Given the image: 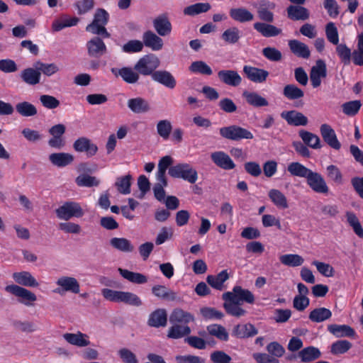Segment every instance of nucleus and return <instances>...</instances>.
Returning <instances> with one entry per match:
<instances>
[{"instance_id": "obj_40", "label": "nucleus", "mask_w": 363, "mask_h": 363, "mask_svg": "<svg viewBox=\"0 0 363 363\" xmlns=\"http://www.w3.org/2000/svg\"><path fill=\"white\" fill-rule=\"evenodd\" d=\"M15 108L17 113L23 117H32L38 113L36 107L28 101H21L16 104Z\"/></svg>"}, {"instance_id": "obj_51", "label": "nucleus", "mask_w": 363, "mask_h": 363, "mask_svg": "<svg viewBox=\"0 0 363 363\" xmlns=\"http://www.w3.org/2000/svg\"><path fill=\"white\" fill-rule=\"evenodd\" d=\"M191 333L190 328L187 325H174L168 332V337L179 339Z\"/></svg>"}, {"instance_id": "obj_47", "label": "nucleus", "mask_w": 363, "mask_h": 363, "mask_svg": "<svg viewBox=\"0 0 363 363\" xmlns=\"http://www.w3.org/2000/svg\"><path fill=\"white\" fill-rule=\"evenodd\" d=\"M208 333L213 336H215L218 339L227 341L228 340V333L226 329L218 324H212L207 327Z\"/></svg>"}, {"instance_id": "obj_10", "label": "nucleus", "mask_w": 363, "mask_h": 363, "mask_svg": "<svg viewBox=\"0 0 363 363\" xmlns=\"http://www.w3.org/2000/svg\"><path fill=\"white\" fill-rule=\"evenodd\" d=\"M276 8V4L269 0H261L257 4V12L260 20L272 23L274 19L273 10Z\"/></svg>"}, {"instance_id": "obj_38", "label": "nucleus", "mask_w": 363, "mask_h": 363, "mask_svg": "<svg viewBox=\"0 0 363 363\" xmlns=\"http://www.w3.org/2000/svg\"><path fill=\"white\" fill-rule=\"evenodd\" d=\"M241 38V31L238 28L232 26L223 31L221 34L222 40L228 44H235Z\"/></svg>"}, {"instance_id": "obj_39", "label": "nucleus", "mask_w": 363, "mask_h": 363, "mask_svg": "<svg viewBox=\"0 0 363 363\" xmlns=\"http://www.w3.org/2000/svg\"><path fill=\"white\" fill-rule=\"evenodd\" d=\"M298 357L302 362H311L318 357V349L313 347H308L300 352L296 355L289 357V359H293Z\"/></svg>"}, {"instance_id": "obj_52", "label": "nucleus", "mask_w": 363, "mask_h": 363, "mask_svg": "<svg viewBox=\"0 0 363 363\" xmlns=\"http://www.w3.org/2000/svg\"><path fill=\"white\" fill-rule=\"evenodd\" d=\"M76 183L79 186L92 187L99 186L100 181L95 177L84 174L76 178Z\"/></svg>"}, {"instance_id": "obj_43", "label": "nucleus", "mask_w": 363, "mask_h": 363, "mask_svg": "<svg viewBox=\"0 0 363 363\" xmlns=\"http://www.w3.org/2000/svg\"><path fill=\"white\" fill-rule=\"evenodd\" d=\"M152 294L162 299H167L169 301H174L177 298V294L168 289L166 286L162 285H155L152 289Z\"/></svg>"}, {"instance_id": "obj_14", "label": "nucleus", "mask_w": 363, "mask_h": 363, "mask_svg": "<svg viewBox=\"0 0 363 363\" xmlns=\"http://www.w3.org/2000/svg\"><path fill=\"white\" fill-rule=\"evenodd\" d=\"M242 71L247 78L254 83H263L269 76L268 71L250 65H245Z\"/></svg>"}, {"instance_id": "obj_22", "label": "nucleus", "mask_w": 363, "mask_h": 363, "mask_svg": "<svg viewBox=\"0 0 363 363\" xmlns=\"http://www.w3.org/2000/svg\"><path fill=\"white\" fill-rule=\"evenodd\" d=\"M49 160L54 166L61 168L65 167L74 161V156L68 152H55L49 155Z\"/></svg>"}, {"instance_id": "obj_30", "label": "nucleus", "mask_w": 363, "mask_h": 363, "mask_svg": "<svg viewBox=\"0 0 363 363\" xmlns=\"http://www.w3.org/2000/svg\"><path fill=\"white\" fill-rule=\"evenodd\" d=\"M229 279V274L226 269L222 270L216 275H208L206 278L208 284L215 289L222 291L224 289V283Z\"/></svg>"}, {"instance_id": "obj_28", "label": "nucleus", "mask_w": 363, "mask_h": 363, "mask_svg": "<svg viewBox=\"0 0 363 363\" xmlns=\"http://www.w3.org/2000/svg\"><path fill=\"white\" fill-rule=\"evenodd\" d=\"M143 45L154 51L160 50L163 46L162 39L152 31H147L143 36Z\"/></svg>"}, {"instance_id": "obj_42", "label": "nucleus", "mask_w": 363, "mask_h": 363, "mask_svg": "<svg viewBox=\"0 0 363 363\" xmlns=\"http://www.w3.org/2000/svg\"><path fill=\"white\" fill-rule=\"evenodd\" d=\"M191 72L210 76L213 74L211 67L204 61L198 60L193 62L189 67Z\"/></svg>"}, {"instance_id": "obj_17", "label": "nucleus", "mask_w": 363, "mask_h": 363, "mask_svg": "<svg viewBox=\"0 0 363 363\" xmlns=\"http://www.w3.org/2000/svg\"><path fill=\"white\" fill-rule=\"evenodd\" d=\"M62 337L67 343L77 347H84L90 345L89 336L80 331L76 333H64Z\"/></svg>"}, {"instance_id": "obj_16", "label": "nucleus", "mask_w": 363, "mask_h": 363, "mask_svg": "<svg viewBox=\"0 0 363 363\" xmlns=\"http://www.w3.org/2000/svg\"><path fill=\"white\" fill-rule=\"evenodd\" d=\"M211 158L213 163L225 170H230L235 168V164L230 157L223 151L212 152Z\"/></svg>"}, {"instance_id": "obj_25", "label": "nucleus", "mask_w": 363, "mask_h": 363, "mask_svg": "<svg viewBox=\"0 0 363 363\" xmlns=\"http://www.w3.org/2000/svg\"><path fill=\"white\" fill-rule=\"evenodd\" d=\"M253 27L255 30L265 38L275 37L281 33L280 28L271 23H266L264 22L255 23Z\"/></svg>"}, {"instance_id": "obj_5", "label": "nucleus", "mask_w": 363, "mask_h": 363, "mask_svg": "<svg viewBox=\"0 0 363 363\" xmlns=\"http://www.w3.org/2000/svg\"><path fill=\"white\" fill-rule=\"evenodd\" d=\"M160 65L159 58L153 54H150L141 57L135 65L134 69L142 75H151L152 77V74Z\"/></svg>"}, {"instance_id": "obj_54", "label": "nucleus", "mask_w": 363, "mask_h": 363, "mask_svg": "<svg viewBox=\"0 0 363 363\" xmlns=\"http://www.w3.org/2000/svg\"><path fill=\"white\" fill-rule=\"evenodd\" d=\"M352 347V344L348 340H337L331 345L330 352L333 354H341L347 352Z\"/></svg>"}, {"instance_id": "obj_12", "label": "nucleus", "mask_w": 363, "mask_h": 363, "mask_svg": "<svg viewBox=\"0 0 363 363\" xmlns=\"http://www.w3.org/2000/svg\"><path fill=\"white\" fill-rule=\"evenodd\" d=\"M73 148L77 152H85L89 157L95 155L98 151L97 145L86 137L77 139L73 144Z\"/></svg>"}, {"instance_id": "obj_4", "label": "nucleus", "mask_w": 363, "mask_h": 363, "mask_svg": "<svg viewBox=\"0 0 363 363\" xmlns=\"http://www.w3.org/2000/svg\"><path fill=\"white\" fill-rule=\"evenodd\" d=\"M169 174L173 178L182 179L190 184L198 179L197 171L188 163H178L169 168Z\"/></svg>"}, {"instance_id": "obj_56", "label": "nucleus", "mask_w": 363, "mask_h": 363, "mask_svg": "<svg viewBox=\"0 0 363 363\" xmlns=\"http://www.w3.org/2000/svg\"><path fill=\"white\" fill-rule=\"evenodd\" d=\"M336 52L345 65L350 63L352 52L345 44L336 45Z\"/></svg>"}, {"instance_id": "obj_24", "label": "nucleus", "mask_w": 363, "mask_h": 363, "mask_svg": "<svg viewBox=\"0 0 363 363\" xmlns=\"http://www.w3.org/2000/svg\"><path fill=\"white\" fill-rule=\"evenodd\" d=\"M288 45L291 52L298 57L308 59L311 55L308 45L298 40H289Z\"/></svg>"}, {"instance_id": "obj_34", "label": "nucleus", "mask_w": 363, "mask_h": 363, "mask_svg": "<svg viewBox=\"0 0 363 363\" xmlns=\"http://www.w3.org/2000/svg\"><path fill=\"white\" fill-rule=\"evenodd\" d=\"M247 103L254 107L259 108L269 105L268 101L255 91H245L242 94Z\"/></svg>"}, {"instance_id": "obj_23", "label": "nucleus", "mask_w": 363, "mask_h": 363, "mask_svg": "<svg viewBox=\"0 0 363 363\" xmlns=\"http://www.w3.org/2000/svg\"><path fill=\"white\" fill-rule=\"evenodd\" d=\"M229 14L233 20L241 23L250 22L254 19V14L244 7L230 9Z\"/></svg>"}, {"instance_id": "obj_26", "label": "nucleus", "mask_w": 363, "mask_h": 363, "mask_svg": "<svg viewBox=\"0 0 363 363\" xmlns=\"http://www.w3.org/2000/svg\"><path fill=\"white\" fill-rule=\"evenodd\" d=\"M257 333V329L251 323L237 325L233 330V335L238 338H247Z\"/></svg>"}, {"instance_id": "obj_62", "label": "nucleus", "mask_w": 363, "mask_h": 363, "mask_svg": "<svg viewBox=\"0 0 363 363\" xmlns=\"http://www.w3.org/2000/svg\"><path fill=\"white\" fill-rule=\"evenodd\" d=\"M299 136L306 145L313 148L318 147V136L315 135L302 130L299 131Z\"/></svg>"}, {"instance_id": "obj_46", "label": "nucleus", "mask_w": 363, "mask_h": 363, "mask_svg": "<svg viewBox=\"0 0 363 363\" xmlns=\"http://www.w3.org/2000/svg\"><path fill=\"white\" fill-rule=\"evenodd\" d=\"M281 264L288 267H299L302 265L304 259L303 257L296 254H286L279 257Z\"/></svg>"}, {"instance_id": "obj_58", "label": "nucleus", "mask_w": 363, "mask_h": 363, "mask_svg": "<svg viewBox=\"0 0 363 363\" xmlns=\"http://www.w3.org/2000/svg\"><path fill=\"white\" fill-rule=\"evenodd\" d=\"M323 5L328 16L335 18L340 13V7L335 0H323Z\"/></svg>"}, {"instance_id": "obj_18", "label": "nucleus", "mask_w": 363, "mask_h": 363, "mask_svg": "<svg viewBox=\"0 0 363 363\" xmlns=\"http://www.w3.org/2000/svg\"><path fill=\"white\" fill-rule=\"evenodd\" d=\"M111 72L116 77H121L124 82L128 84H135L139 79V73L130 67H123L121 69L112 68Z\"/></svg>"}, {"instance_id": "obj_61", "label": "nucleus", "mask_w": 363, "mask_h": 363, "mask_svg": "<svg viewBox=\"0 0 363 363\" xmlns=\"http://www.w3.org/2000/svg\"><path fill=\"white\" fill-rule=\"evenodd\" d=\"M118 354L124 363H138V359L135 353L130 350L123 347L118 351Z\"/></svg>"}, {"instance_id": "obj_33", "label": "nucleus", "mask_w": 363, "mask_h": 363, "mask_svg": "<svg viewBox=\"0 0 363 363\" xmlns=\"http://www.w3.org/2000/svg\"><path fill=\"white\" fill-rule=\"evenodd\" d=\"M328 331L337 337H353L355 335L354 329L347 325L332 324L328 326Z\"/></svg>"}, {"instance_id": "obj_48", "label": "nucleus", "mask_w": 363, "mask_h": 363, "mask_svg": "<svg viewBox=\"0 0 363 363\" xmlns=\"http://www.w3.org/2000/svg\"><path fill=\"white\" fill-rule=\"evenodd\" d=\"M35 68L47 77H51L60 70L59 67L55 63H43L40 61L35 64Z\"/></svg>"}, {"instance_id": "obj_8", "label": "nucleus", "mask_w": 363, "mask_h": 363, "mask_svg": "<svg viewBox=\"0 0 363 363\" xmlns=\"http://www.w3.org/2000/svg\"><path fill=\"white\" fill-rule=\"evenodd\" d=\"M5 290L16 296L18 301L26 306H33L37 300V296L34 293L16 284L8 285Z\"/></svg>"}, {"instance_id": "obj_63", "label": "nucleus", "mask_w": 363, "mask_h": 363, "mask_svg": "<svg viewBox=\"0 0 363 363\" xmlns=\"http://www.w3.org/2000/svg\"><path fill=\"white\" fill-rule=\"evenodd\" d=\"M94 0H79L74 3L78 14L83 15L91 11L94 7Z\"/></svg>"}, {"instance_id": "obj_31", "label": "nucleus", "mask_w": 363, "mask_h": 363, "mask_svg": "<svg viewBox=\"0 0 363 363\" xmlns=\"http://www.w3.org/2000/svg\"><path fill=\"white\" fill-rule=\"evenodd\" d=\"M21 79L27 84L34 86L40 83L41 78L40 72L36 68L24 69L20 74Z\"/></svg>"}, {"instance_id": "obj_29", "label": "nucleus", "mask_w": 363, "mask_h": 363, "mask_svg": "<svg viewBox=\"0 0 363 363\" xmlns=\"http://www.w3.org/2000/svg\"><path fill=\"white\" fill-rule=\"evenodd\" d=\"M286 12L288 18L293 21H305L309 17L308 9L301 5H290Z\"/></svg>"}, {"instance_id": "obj_3", "label": "nucleus", "mask_w": 363, "mask_h": 363, "mask_svg": "<svg viewBox=\"0 0 363 363\" xmlns=\"http://www.w3.org/2000/svg\"><path fill=\"white\" fill-rule=\"evenodd\" d=\"M108 13L106 10L103 9H97L93 21L86 26V30L104 38H109L110 33L105 27L108 23Z\"/></svg>"}, {"instance_id": "obj_57", "label": "nucleus", "mask_w": 363, "mask_h": 363, "mask_svg": "<svg viewBox=\"0 0 363 363\" xmlns=\"http://www.w3.org/2000/svg\"><path fill=\"white\" fill-rule=\"evenodd\" d=\"M361 106V101L355 100L343 104L342 108L345 114L347 116H354L358 113Z\"/></svg>"}, {"instance_id": "obj_6", "label": "nucleus", "mask_w": 363, "mask_h": 363, "mask_svg": "<svg viewBox=\"0 0 363 363\" xmlns=\"http://www.w3.org/2000/svg\"><path fill=\"white\" fill-rule=\"evenodd\" d=\"M58 218L68 220L70 218H81L84 215L80 203L75 201H67L57 208L55 211Z\"/></svg>"}, {"instance_id": "obj_60", "label": "nucleus", "mask_w": 363, "mask_h": 363, "mask_svg": "<svg viewBox=\"0 0 363 363\" xmlns=\"http://www.w3.org/2000/svg\"><path fill=\"white\" fill-rule=\"evenodd\" d=\"M123 292L107 288L103 289L101 291L103 296L106 300L116 303H121Z\"/></svg>"}, {"instance_id": "obj_35", "label": "nucleus", "mask_w": 363, "mask_h": 363, "mask_svg": "<svg viewBox=\"0 0 363 363\" xmlns=\"http://www.w3.org/2000/svg\"><path fill=\"white\" fill-rule=\"evenodd\" d=\"M110 245L114 249L123 252H132L135 247L132 242L125 238H113L110 240Z\"/></svg>"}, {"instance_id": "obj_32", "label": "nucleus", "mask_w": 363, "mask_h": 363, "mask_svg": "<svg viewBox=\"0 0 363 363\" xmlns=\"http://www.w3.org/2000/svg\"><path fill=\"white\" fill-rule=\"evenodd\" d=\"M128 107L135 113H146L150 110L148 101L141 97L129 99L128 101Z\"/></svg>"}, {"instance_id": "obj_9", "label": "nucleus", "mask_w": 363, "mask_h": 363, "mask_svg": "<svg viewBox=\"0 0 363 363\" xmlns=\"http://www.w3.org/2000/svg\"><path fill=\"white\" fill-rule=\"evenodd\" d=\"M58 288L54 290L55 293L62 294L65 292L78 294L80 291V286L74 277L63 276L60 277L57 281Z\"/></svg>"}, {"instance_id": "obj_11", "label": "nucleus", "mask_w": 363, "mask_h": 363, "mask_svg": "<svg viewBox=\"0 0 363 363\" xmlns=\"http://www.w3.org/2000/svg\"><path fill=\"white\" fill-rule=\"evenodd\" d=\"M320 131L323 141L331 148L339 150L341 148V143L338 140L334 129L328 124L324 123L320 125Z\"/></svg>"}, {"instance_id": "obj_20", "label": "nucleus", "mask_w": 363, "mask_h": 363, "mask_svg": "<svg viewBox=\"0 0 363 363\" xmlns=\"http://www.w3.org/2000/svg\"><path fill=\"white\" fill-rule=\"evenodd\" d=\"M152 80L157 82L165 87L172 89L177 85L174 77L168 71L158 70L152 74Z\"/></svg>"}, {"instance_id": "obj_1", "label": "nucleus", "mask_w": 363, "mask_h": 363, "mask_svg": "<svg viewBox=\"0 0 363 363\" xmlns=\"http://www.w3.org/2000/svg\"><path fill=\"white\" fill-rule=\"evenodd\" d=\"M224 300L223 307L228 314L240 317L246 313L245 310L241 308L242 302H246L252 304L255 302V296L248 289H242L240 286H235L233 289V291H228L223 294Z\"/></svg>"}, {"instance_id": "obj_53", "label": "nucleus", "mask_w": 363, "mask_h": 363, "mask_svg": "<svg viewBox=\"0 0 363 363\" xmlns=\"http://www.w3.org/2000/svg\"><path fill=\"white\" fill-rule=\"evenodd\" d=\"M172 129V123L168 120H161L157 124V132L164 140L169 138Z\"/></svg>"}, {"instance_id": "obj_64", "label": "nucleus", "mask_w": 363, "mask_h": 363, "mask_svg": "<svg viewBox=\"0 0 363 363\" xmlns=\"http://www.w3.org/2000/svg\"><path fill=\"white\" fill-rule=\"evenodd\" d=\"M263 55L272 62H278L281 59V52L275 48L267 47L262 50Z\"/></svg>"}, {"instance_id": "obj_27", "label": "nucleus", "mask_w": 363, "mask_h": 363, "mask_svg": "<svg viewBox=\"0 0 363 363\" xmlns=\"http://www.w3.org/2000/svg\"><path fill=\"white\" fill-rule=\"evenodd\" d=\"M153 26L160 36L167 35L172 31V24L166 15H161L155 18Z\"/></svg>"}, {"instance_id": "obj_21", "label": "nucleus", "mask_w": 363, "mask_h": 363, "mask_svg": "<svg viewBox=\"0 0 363 363\" xmlns=\"http://www.w3.org/2000/svg\"><path fill=\"white\" fill-rule=\"evenodd\" d=\"M13 280L19 285L26 287H37L39 284L35 278L27 271L14 272L12 274Z\"/></svg>"}, {"instance_id": "obj_41", "label": "nucleus", "mask_w": 363, "mask_h": 363, "mask_svg": "<svg viewBox=\"0 0 363 363\" xmlns=\"http://www.w3.org/2000/svg\"><path fill=\"white\" fill-rule=\"evenodd\" d=\"M120 274L125 279L134 284H144L147 281V277L143 274L130 272L128 269H118Z\"/></svg>"}, {"instance_id": "obj_7", "label": "nucleus", "mask_w": 363, "mask_h": 363, "mask_svg": "<svg viewBox=\"0 0 363 363\" xmlns=\"http://www.w3.org/2000/svg\"><path fill=\"white\" fill-rule=\"evenodd\" d=\"M219 133L223 138L234 141L242 139H252L254 137L250 130L236 125L220 128Z\"/></svg>"}, {"instance_id": "obj_2", "label": "nucleus", "mask_w": 363, "mask_h": 363, "mask_svg": "<svg viewBox=\"0 0 363 363\" xmlns=\"http://www.w3.org/2000/svg\"><path fill=\"white\" fill-rule=\"evenodd\" d=\"M287 170L291 176L306 178L308 184L311 189L314 191L318 192V173L312 172L298 162L289 163L287 167Z\"/></svg>"}, {"instance_id": "obj_55", "label": "nucleus", "mask_w": 363, "mask_h": 363, "mask_svg": "<svg viewBox=\"0 0 363 363\" xmlns=\"http://www.w3.org/2000/svg\"><path fill=\"white\" fill-rule=\"evenodd\" d=\"M325 35L327 40L333 45H337L339 35L337 28L333 22H329L325 26Z\"/></svg>"}, {"instance_id": "obj_19", "label": "nucleus", "mask_w": 363, "mask_h": 363, "mask_svg": "<svg viewBox=\"0 0 363 363\" xmlns=\"http://www.w3.org/2000/svg\"><path fill=\"white\" fill-rule=\"evenodd\" d=\"M281 117L290 125L303 126L308 123L307 117L296 111H283L281 113Z\"/></svg>"}, {"instance_id": "obj_44", "label": "nucleus", "mask_w": 363, "mask_h": 363, "mask_svg": "<svg viewBox=\"0 0 363 363\" xmlns=\"http://www.w3.org/2000/svg\"><path fill=\"white\" fill-rule=\"evenodd\" d=\"M210 9L211 5L208 3H196L184 8V13L186 16H194L207 12Z\"/></svg>"}, {"instance_id": "obj_36", "label": "nucleus", "mask_w": 363, "mask_h": 363, "mask_svg": "<svg viewBox=\"0 0 363 363\" xmlns=\"http://www.w3.org/2000/svg\"><path fill=\"white\" fill-rule=\"evenodd\" d=\"M268 196L278 208L286 209L289 207L287 199L281 191L272 189L269 190Z\"/></svg>"}, {"instance_id": "obj_59", "label": "nucleus", "mask_w": 363, "mask_h": 363, "mask_svg": "<svg viewBox=\"0 0 363 363\" xmlns=\"http://www.w3.org/2000/svg\"><path fill=\"white\" fill-rule=\"evenodd\" d=\"M21 133L27 141L33 143H38L43 138V135L38 130L29 128H23Z\"/></svg>"}, {"instance_id": "obj_13", "label": "nucleus", "mask_w": 363, "mask_h": 363, "mask_svg": "<svg viewBox=\"0 0 363 363\" xmlns=\"http://www.w3.org/2000/svg\"><path fill=\"white\" fill-rule=\"evenodd\" d=\"M219 80L225 85L237 87L242 83V77L233 69H221L218 72Z\"/></svg>"}, {"instance_id": "obj_50", "label": "nucleus", "mask_w": 363, "mask_h": 363, "mask_svg": "<svg viewBox=\"0 0 363 363\" xmlns=\"http://www.w3.org/2000/svg\"><path fill=\"white\" fill-rule=\"evenodd\" d=\"M284 96L289 100H296L303 96V91L294 84H287L283 89Z\"/></svg>"}, {"instance_id": "obj_37", "label": "nucleus", "mask_w": 363, "mask_h": 363, "mask_svg": "<svg viewBox=\"0 0 363 363\" xmlns=\"http://www.w3.org/2000/svg\"><path fill=\"white\" fill-rule=\"evenodd\" d=\"M167 313L164 309H157L152 312L149 318L148 324L150 326L159 328L167 324Z\"/></svg>"}, {"instance_id": "obj_15", "label": "nucleus", "mask_w": 363, "mask_h": 363, "mask_svg": "<svg viewBox=\"0 0 363 363\" xmlns=\"http://www.w3.org/2000/svg\"><path fill=\"white\" fill-rule=\"evenodd\" d=\"M88 54L92 57H99L106 52V45L101 38L94 37L86 43Z\"/></svg>"}, {"instance_id": "obj_49", "label": "nucleus", "mask_w": 363, "mask_h": 363, "mask_svg": "<svg viewBox=\"0 0 363 363\" xmlns=\"http://www.w3.org/2000/svg\"><path fill=\"white\" fill-rule=\"evenodd\" d=\"M131 176L130 174L118 177L115 183L117 190L122 194L130 193Z\"/></svg>"}, {"instance_id": "obj_45", "label": "nucleus", "mask_w": 363, "mask_h": 363, "mask_svg": "<svg viewBox=\"0 0 363 363\" xmlns=\"http://www.w3.org/2000/svg\"><path fill=\"white\" fill-rule=\"evenodd\" d=\"M170 322L186 324L194 320L193 316L182 309H175L170 315Z\"/></svg>"}]
</instances>
